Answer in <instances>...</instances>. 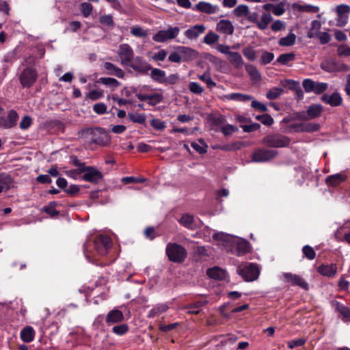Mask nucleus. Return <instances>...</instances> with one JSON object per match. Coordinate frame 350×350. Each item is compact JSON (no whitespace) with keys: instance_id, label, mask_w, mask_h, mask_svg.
Returning <instances> with one entry per match:
<instances>
[{"instance_id":"29","label":"nucleus","mask_w":350,"mask_h":350,"mask_svg":"<svg viewBox=\"0 0 350 350\" xmlns=\"http://www.w3.org/2000/svg\"><path fill=\"white\" fill-rule=\"evenodd\" d=\"M150 70V77L153 81L159 83H164L165 79V72L164 70L152 68Z\"/></svg>"},{"instance_id":"1","label":"nucleus","mask_w":350,"mask_h":350,"mask_svg":"<svg viewBox=\"0 0 350 350\" xmlns=\"http://www.w3.org/2000/svg\"><path fill=\"white\" fill-rule=\"evenodd\" d=\"M81 138L88 139L90 144L107 146L111 142V137L107 131L100 127L84 128L78 132Z\"/></svg>"},{"instance_id":"19","label":"nucleus","mask_w":350,"mask_h":350,"mask_svg":"<svg viewBox=\"0 0 350 350\" xmlns=\"http://www.w3.org/2000/svg\"><path fill=\"white\" fill-rule=\"evenodd\" d=\"M321 100L327 104H329L332 107H337L341 105L342 100L340 94L334 92L331 95H328L327 94H323L321 96Z\"/></svg>"},{"instance_id":"3","label":"nucleus","mask_w":350,"mask_h":350,"mask_svg":"<svg viewBox=\"0 0 350 350\" xmlns=\"http://www.w3.org/2000/svg\"><path fill=\"white\" fill-rule=\"evenodd\" d=\"M166 255L170 262L181 264L187 257V252L182 245L176 242H170L166 247Z\"/></svg>"},{"instance_id":"42","label":"nucleus","mask_w":350,"mask_h":350,"mask_svg":"<svg viewBox=\"0 0 350 350\" xmlns=\"http://www.w3.org/2000/svg\"><path fill=\"white\" fill-rule=\"evenodd\" d=\"M129 330V327L127 324H120L115 325L112 328V332L118 336H123L126 334Z\"/></svg>"},{"instance_id":"45","label":"nucleus","mask_w":350,"mask_h":350,"mask_svg":"<svg viewBox=\"0 0 350 350\" xmlns=\"http://www.w3.org/2000/svg\"><path fill=\"white\" fill-rule=\"evenodd\" d=\"M245 70L253 79L258 80L260 79V75L254 66L246 65Z\"/></svg>"},{"instance_id":"10","label":"nucleus","mask_w":350,"mask_h":350,"mask_svg":"<svg viewBox=\"0 0 350 350\" xmlns=\"http://www.w3.org/2000/svg\"><path fill=\"white\" fill-rule=\"evenodd\" d=\"M180 31V29L178 27H170L167 30L159 31L152 37L153 40L158 42H164L168 40L175 38Z\"/></svg>"},{"instance_id":"24","label":"nucleus","mask_w":350,"mask_h":350,"mask_svg":"<svg viewBox=\"0 0 350 350\" xmlns=\"http://www.w3.org/2000/svg\"><path fill=\"white\" fill-rule=\"evenodd\" d=\"M206 275L212 279L222 280L226 278V271L219 267H213L206 270Z\"/></svg>"},{"instance_id":"14","label":"nucleus","mask_w":350,"mask_h":350,"mask_svg":"<svg viewBox=\"0 0 350 350\" xmlns=\"http://www.w3.org/2000/svg\"><path fill=\"white\" fill-rule=\"evenodd\" d=\"M128 66L142 74H146L152 69L151 66L146 62L143 61L139 57H137Z\"/></svg>"},{"instance_id":"58","label":"nucleus","mask_w":350,"mask_h":350,"mask_svg":"<svg viewBox=\"0 0 350 350\" xmlns=\"http://www.w3.org/2000/svg\"><path fill=\"white\" fill-rule=\"evenodd\" d=\"M179 325V323H173L169 325H163L160 324L159 330L163 332H169L174 329H176Z\"/></svg>"},{"instance_id":"57","label":"nucleus","mask_w":350,"mask_h":350,"mask_svg":"<svg viewBox=\"0 0 350 350\" xmlns=\"http://www.w3.org/2000/svg\"><path fill=\"white\" fill-rule=\"evenodd\" d=\"M199 79L205 82L208 88H212L213 87L216 85V83L212 80L209 75L207 73H204L202 75H200L199 77Z\"/></svg>"},{"instance_id":"25","label":"nucleus","mask_w":350,"mask_h":350,"mask_svg":"<svg viewBox=\"0 0 350 350\" xmlns=\"http://www.w3.org/2000/svg\"><path fill=\"white\" fill-rule=\"evenodd\" d=\"M178 51L181 55L183 61L192 60L196 59L198 56V53L189 47L179 46L178 47Z\"/></svg>"},{"instance_id":"64","label":"nucleus","mask_w":350,"mask_h":350,"mask_svg":"<svg viewBox=\"0 0 350 350\" xmlns=\"http://www.w3.org/2000/svg\"><path fill=\"white\" fill-rule=\"evenodd\" d=\"M339 56H350V47L347 46H340L337 49Z\"/></svg>"},{"instance_id":"20","label":"nucleus","mask_w":350,"mask_h":350,"mask_svg":"<svg viewBox=\"0 0 350 350\" xmlns=\"http://www.w3.org/2000/svg\"><path fill=\"white\" fill-rule=\"evenodd\" d=\"M18 118V116L16 111L12 109L8 113V118H0V126H4L5 128H11L16 124Z\"/></svg>"},{"instance_id":"59","label":"nucleus","mask_w":350,"mask_h":350,"mask_svg":"<svg viewBox=\"0 0 350 350\" xmlns=\"http://www.w3.org/2000/svg\"><path fill=\"white\" fill-rule=\"evenodd\" d=\"M131 33L139 38H145L147 36V33L140 27H134L131 29Z\"/></svg>"},{"instance_id":"39","label":"nucleus","mask_w":350,"mask_h":350,"mask_svg":"<svg viewBox=\"0 0 350 350\" xmlns=\"http://www.w3.org/2000/svg\"><path fill=\"white\" fill-rule=\"evenodd\" d=\"M284 92V89L280 88H273L270 89L266 94L267 98L269 100H275Z\"/></svg>"},{"instance_id":"27","label":"nucleus","mask_w":350,"mask_h":350,"mask_svg":"<svg viewBox=\"0 0 350 350\" xmlns=\"http://www.w3.org/2000/svg\"><path fill=\"white\" fill-rule=\"evenodd\" d=\"M169 308L167 304H158L153 306L149 311L147 317L148 318H154L160 314L165 312Z\"/></svg>"},{"instance_id":"46","label":"nucleus","mask_w":350,"mask_h":350,"mask_svg":"<svg viewBox=\"0 0 350 350\" xmlns=\"http://www.w3.org/2000/svg\"><path fill=\"white\" fill-rule=\"evenodd\" d=\"M302 252L304 256L306 257L308 260H313L316 256L315 251L311 246L308 245L304 246Z\"/></svg>"},{"instance_id":"9","label":"nucleus","mask_w":350,"mask_h":350,"mask_svg":"<svg viewBox=\"0 0 350 350\" xmlns=\"http://www.w3.org/2000/svg\"><path fill=\"white\" fill-rule=\"evenodd\" d=\"M38 73L33 68H26L19 77L21 84L24 88H30L36 82Z\"/></svg>"},{"instance_id":"53","label":"nucleus","mask_w":350,"mask_h":350,"mask_svg":"<svg viewBox=\"0 0 350 350\" xmlns=\"http://www.w3.org/2000/svg\"><path fill=\"white\" fill-rule=\"evenodd\" d=\"M150 124L154 129L159 131H162L165 128V122L157 118L152 119Z\"/></svg>"},{"instance_id":"52","label":"nucleus","mask_w":350,"mask_h":350,"mask_svg":"<svg viewBox=\"0 0 350 350\" xmlns=\"http://www.w3.org/2000/svg\"><path fill=\"white\" fill-rule=\"evenodd\" d=\"M306 342V340L304 338L293 339L287 342V345L289 349H293L296 347H301Z\"/></svg>"},{"instance_id":"6","label":"nucleus","mask_w":350,"mask_h":350,"mask_svg":"<svg viewBox=\"0 0 350 350\" xmlns=\"http://www.w3.org/2000/svg\"><path fill=\"white\" fill-rule=\"evenodd\" d=\"M222 246L237 256L250 253L252 249L250 242H222Z\"/></svg>"},{"instance_id":"48","label":"nucleus","mask_w":350,"mask_h":350,"mask_svg":"<svg viewBox=\"0 0 350 350\" xmlns=\"http://www.w3.org/2000/svg\"><path fill=\"white\" fill-rule=\"evenodd\" d=\"M274 58V54L271 52L263 51L260 59V63L262 65H266L270 63Z\"/></svg>"},{"instance_id":"22","label":"nucleus","mask_w":350,"mask_h":350,"mask_svg":"<svg viewBox=\"0 0 350 350\" xmlns=\"http://www.w3.org/2000/svg\"><path fill=\"white\" fill-rule=\"evenodd\" d=\"M205 29L206 28L204 25H196L185 31V35L190 40L196 39L200 34L204 32Z\"/></svg>"},{"instance_id":"60","label":"nucleus","mask_w":350,"mask_h":350,"mask_svg":"<svg viewBox=\"0 0 350 350\" xmlns=\"http://www.w3.org/2000/svg\"><path fill=\"white\" fill-rule=\"evenodd\" d=\"M320 125L317 123H308L304 124V132H314L319 129Z\"/></svg>"},{"instance_id":"44","label":"nucleus","mask_w":350,"mask_h":350,"mask_svg":"<svg viewBox=\"0 0 350 350\" xmlns=\"http://www.w3.org/2000/svg\"><path fill=\"white\" fill-rule=\"evenodd\" d=\"M219 35L212 31H209L204 38V42L211 45L216 43L219 40Z\"/></svg>"},{"instance_id":"26","label":"nucleus","mask_w":350,"mask_h":350,"mask_svg":"<svg viewBox=\"0 0 350 350\" xmlns=\"http://www.w3.org/2000/svg\"><path fill=\"white\" fill-rule=\"evenodd\" d=\"M323 111V106L320 104H314L309 106L307 109V116L308 120L314 119L321 116Z\"/></svg>"},{"instance_id":"28","label":"nucleus","mask_w":350,"mask_h":350,"mask_svg":"<svg viewBox=\"0 0 350 350\" xmlns=\"http://www.w3.org/2000/svg\"><path fill=\"white\" fill-rule=\"evenodd\" d=\"M196 8L198 10H199L201 12H204L206 14H214L217 11L216 6L212 5L209 3H206L204 1H200L196 5Z\"/></svg>"},{"instance_id":"35","label":"nucleus","mask_w":350,"mask_h":350,"mask_svg":"<svg viewBox=\"0 0 350 350\" xmlns=\"http://www.w3.org/2000/svg\"><path fill=\"white\" fill-rule=\"evenodd\" d=\"M194 217L193 215L189 214H184L179 220V222L185 227L187 228H193Z\"/></svg>"},{"instance_id":"5","label":"nucleus","mask_w":350,"mask_h":350,"mask_svg":"<svg viewBox=\"0 0 350 350\" xmlns=\"http://www.w3.org/2000/svg\"><path fill=\"white\" fill-rule=\"evenodd\" d=\"M237 272L245 282H253L258 278L260 269L257 264L248 262L243 267H239Z\"/></svg>"},{"instance_id":"11","label":"nucleus","mask_w":350,"mask_h":350,"mask_svg":"<svg viewBox=\"0 0 350 350\" xmlns=\"http://www.w3.org/2000/svg\"><path fill=\"white\" fill-rule=\"evenodd\" d=\"M329 304L334 312L339 314L344 322H350V308L336 299L329 301Z\"/></svg>"},{"instance_id":"37","label":"nucleus","mask_w":350,"mask_h":350,"mask_svg":"<svg viewBox=\"0 0 350 350\" xmlns=\"http://www.w3.org/2000/svg\"><path fill=\"white\" fill-rule=\"evenodd\" d=\"M97 83H100L107 86H110L113 89L118 88L120 85V83L118 80L109 77H101L97 81Z\"/></svg>"},{"instance_id":"21","label":"nucleus","mask_w":350,"mask_h":350,"mask_svg":"<svg viewBox=\"0 0 350 350\" xmlns=\"http://www.w3.org/2000/svg\"><path fill=\"white\" fill-rule=\"evenodd\" d=\"M36 332L34 329L29 325L23 327L20 332L21 339L26 343H29L34 340Z\"/></svg>"},{"instance_id":"17","label":"nucleus","mask_w":350,"mask_h":350,"mask_svg":"<svg viewBox=\"0 0 350 350\" xmlns=\"http://www.w3.org/2000/svg\"><path fill=\"white\" fill-rule=\"evenodd\" d=\"M124 317L122 311L114 308L110 310L105 318V321L108 325L122 322Z\"/></svg>"},{"instance_id":"63","label":"nucleus","mask_w":350,"mask_h":350,"mask_svg":"<svg viewBox=\"0 0 350 350\" xmlns=\"http://www.w3.org/2000/svg\"><path fill=\"white\" fill-rule=\"evenodd\" d=\"M251 106L254 109H258L261 112H266L268 110L267 106L265 104L261 103L256 100H252Z\"/></svg>"},{"instance_id":"61","label":"nucleus","mask_w":350,"mask_h":350,"mask_svg":"<svg viewBox=\"0 0 350 350\" xmlns=\"http://www.w3.org/2000/svg\"><path fill=\"white\" fill-rule=\"evenodd\" d=\"M302 85L306 92L314 91V82L311 79H307L304 80Z\"/></svg>"},{"instance_id":"31","label":"nucleus","mask_w":350,"mask_h":350,"mask_svg":"<svg viewBox=\"0 0 350 350\" xmlns=\"http://www.w3.org/2000/svg\"><path fill=\"white\" fill-rule=\"evenodd\" d=\"M226 98L228 100H237L240 102L251 100L253 98L252 96L241 93H232L229 95L226 96Z\"/></svg>"},{"instance_id":"55","label":"nucleus","mask_w":350,"mask_h":350,"mask_svg":"<svg viewBox=\"0 0 350 350\" xmlns=\"http://www.w3.org/2000/svg\"><path fill=\"white\" fill-rule=\"evenodd\" d=\"M209 120L214 125L219 126V125L222 124L223 123H224L226 120H225L224 116H223L221 115H218V116L212 115V116H209Z\"/></svg>"},{"instance_id":"54","label":"nucleus","mask_w":350,"mask_h":350,"mask_svg":"<svg viewBox=\"0 0 350 350\" xmlns=\"http://www.w3.org/2000/svg\"><path fill=\"white\" fill-rule=\"evenodd\" d=\"M213 239L215 241H230L232 239V236L229 234H226L224 232H217L214 233L213 235Z\"/></svg>"},{"instance_id":"56","label":"nucleus","mask_w":350,"mask_h":350,"mask_svg":"<svg viewBox=\"0 0 350 350\" xmlns=\"http://www.w3.org/2000/svg\"><path fill=\"white\" fill-rule=\"evenodd\" d=\"M189 90L196 94H200L202 93L204 89L196 82H191L189 85Z\"/></svg>"},{"instance_id":"34","label":"nucleus","mask_w":350,"mask_h":350,"mask_svg":"<svg viewBox=\"0 0 350 350\" xmlns=\"http://www.w3.org/2000/svg\"><path fill=\"white\" fill-rule=\"evenodd\" d=\"M230 56V62L234 65L237 68H241L243 64V61L241 55L237 52H230L228 55Z\"/></svg>"},{"instance_id":"13","label":"nucleus","mask_w":350,"mask_h":350,"mask_svg":"<svg viewBox=\"0 0 350 350\" xmlns=\"http://www.w3.org/2000/svg\"><path fill=\"white\" fill-rule=\"evenodd\" d=\"M83 172L85 174L83 175L82 178L92 183H96L103 178L102 173L92 166L86 167L83 170Z\"/></svg>"},{"instance_id":"41","label":"nucleus","mask_w":350,"mask_h":350,"mask_svg":"<svg viewBox=\"0 0 350 350\" xmlns=\"http://www.w3.org/2000/svg\"><path fill=\"white\" fill-rule=\"evenodd\" d=\"M237 17L247 16L249 14V8L246 5H239L233 11Z\"/></svg>"},{"instance_id":"2","label":"nucleus","mask_w":350,"mask_h":350,"mask_svg":"<svg viewBox=\"0 0 350 350\" xmlns=\"http://www.w3.org/2000/svg\"><path fill=\"white\" fill-rule=\"evenodd\" d=\"M113 242H85L83 252L89 261L94 260L97 257L105 256L111 247Z\"/></svg>"},{"instance_id":"16","label":"nucleus","mask_w":350,"mask_h":350,"mask_svg":"<svg viewBox=\"0 0 350 350\" xmlns=\"http://www.w3.org/2000/svg\"><path fill=\"white\" fill-rule=\"evenodd\" d=\"M350 12V7L347 5H340L336 8V13L338 15L337 25L340 27L344 26L348 18V14Z\"/></svg>"},{"instance_id":"36","label":"nucleus","mask_w":350,"mask_h":350,"mask_svg":"<svg viewBox=\"0 0 350 350\" xmlns=\"http://www.w3.org/2000/svg\"><path fill=\"white\" fill-rule=\"evenodd\" d=\"M12 183V178L8 174L0 173V186L5 190H8Z\"/></svg>"},{"instance_id":"47","label":"nucleus","mask_w":350,"mask_h":350,"mask_svg":"<svg viewBox=\"0 0 350 350\" xmlns=\"http://www.w3.org/2000/svg\"><path fill=\"white\" fill-rule=\"evenodd\" d=\"M129 119L135 123L144 124L146 121V116L144 114L129 113Z\"/></svg>"},{"instance_id":"50","label":"nucleus","mask_w":350,"mask_h":350,"mask_svg":"<svg viewBox=\"0 0 350 350\" xmlns=\"http://www.w3.org/2000/svg\"><path fill=\"white\" fill-rule=\"evenodd\" d=\"M93 7L90 3H82L81 4V10L84 17L89 16L92 12Z\"/></svg>"},{"instance_id":"33","label":"nucleus","mask_w":350,"mask_h":350,"mask_svg":"<svg viewBox=\"0 0 350 350\" xmlns=\"http://www.w3.org/2000/svg\"><path fill=\"white\" fill-rule=\"evenodd\" d=\"M272 19L273 18L270 13L264 12L262 15L261 20L257 23L258 27L262 30L265 29Z\"/></svg>"},{"instance_id":"4","label":"nucleus","mask_w":350,"mask_h":350,"mask_svg":"<svg viewBox=\"0 0 350 350\" xmlns=\"http://www.w3.org/2000/svg\"><path fill=\"white\" fill-rule=\"evenodd\" d=\"M290 142L291 139L288 137L279 133L268 135L262 139V144L269 148L287 147Z\"/></svg>"},{"instance_id":"30","label":"nucleus","mask_w":350,"mask_h":350,"mask_svg":"<svg viewBox=\"0 0 350 350\" xmlns=\"http://www.w3.org/2000/svg\"><path fill=\"white\" fill-rule=\"evenodd\" d=\"M346 178V176L341 174H336L329 176L326 178V183L330 186H336L343 182Z\"/></svg>"},{"instance_id":"15","label":"nucleus","mask_w":350,"mask_h":350,"mask_svg":"<svg viewBox=\"0 0 350 350\" xmlns=\"http://www.w3.org/2000/svg\"><path fill=\"white\" fill-rule=\"evenodd\" d=\"M284 278L286 282L293 286H298L304 289L308 288V283L299 275L291 273H284Z\"/></svg>"},{"instance_id":"32","label":"nucleus","mask_w":350,"mask_h":350,"mask_svg":"<svg viewBox=\"0 0 350 350\" xmlns=\"http://www.w3.org/2000/svg\"><path fill=\"white\" fill-rule=\"evenodd\" d=\"M336 62L332 59H329L323 61L321 63L320 67L325 71L328 72H336Z\"/></svg>"},{"instance_id":"8","label":"nucleus","mask_w":350,"mask_h":350,"mask_svg":"<svg viewBox=\"0 0 350 350\" xmlns=\"http://www.w3.org/2000/svg\"><path fill=\"white\" fill-rule=\"evenodd\" d=\"M208 304V300L205 295H198V298L193 302L189 303L185 306V309L188 310L189 314L197 315L201 312V308Z\"/></svg>"},{"instance_id":"23","label":"nucleus","mask_w":350,"mask_h":350,"mask_svg":"<svg viewBox=\"0 0 350 350\" xmlns=\"http://www.w3.org/2000/svg\"><path fill=\"white\" fill-rule=\"evenodd\" d=\"M217 30L227 35H232L234 27L232 23L228 20H221L217 24Z\"/></svg>"},{"instance_id":"40","label":"nucleus","mask_w":350,"mask_h":350,"mask_svg":"<svg viewBox=\"0 0 350 350\" xmlns=\"http://www.w3.org/2000/svg\"><path fill=\"white\" fill-rule=\"evenodd\" d=\"M296 36L294 33H291L286 37L282 38L279 40L280 46H288L295 44Z\"/></svg>"},{"instance_id":"43","label":"nucleus","mask_w":350,"mask_h":350,"mask_svg":"<svg viewBox=\"0 0 350 350\" xmlns=\"http://www.w3.org/2000/svg\"><path fill=\"white\" fill-rule=\"evenodd\" d=\"M57 202H52L49 205L44 207L43 211L51 217H55L59 215V211L55 209Z\"/></svg>"},{"instance_id":"18","label":"nucleus","mask_w":350,"mask_h":350,"mask_svg":"<svg viewBox=\"0 0 350 350\" xmlns=\"http://www.w3.org/2000/svg\"><path fill=\"white\" fill-rule=\"evenodd\" d=\"M317 271L321 275L334 278L337 273V265L335 263L330 265L321 264L317 268Z\"/></svg>"},{"instance_id":"62","label":"nucleus","mask_w":350,"mask_h":350,"mask_svg":"<svg viewBox=\"0 0 350 350\" xmlns=\"http://www.w3.org/2000/svg\"><path fill=\"white\" fill-rule=\"evenodd\" d=\"M180 80V77L178 74H172L168 76L167 77H165V79L164 80V83L165 84H170V85H174L178 83V81Z\"/></svg>"},{"instance_id":"38","label":"nucleus","mask_w":350,"mask_h":350,"mask_svg":"<svg viewBox=\"0 0 350 350\" xmlns=\"http://www.w3.org/2000/svg\"><path fill=\"white\" fill-rule=\"evenodd\" d=\"M295 55L293 53L281 54L277 59L276 62L282 65H286L288 62L294 61Z\"/></svg>"},{"instance_id":"49","label":"nucleus","mask_w":350,"mask_h":350,"mask_svg":"<svg viewBox=\"0 0 350 350\" xmlns=\"http://www.w3.org/2000/svg\"><path fill=\"white\" fill-rule=\"evenodd\" d=\"M244 56L250 61H254L256 59V51L252 46H247L243 50Z\"/></svg>"},{"instance_id":"7","label":"nucleus","mask_w":350,"mask_h":350,"mask_svg":"<svg viewBox=\"0 0 350 350\" xmlns=\"http://www.w3.org/2000/svg\"><path fill=\"white\" fill-rule=\"evenodd\" d=\"M278 152L274 150L257 148L252 153V161L254 162H266L275 158Z\"/></svg>"},{"instance_id":"51","label":"nucleus","mask_w":350,"mask_h":350,"mask_svg":"<svg viewBox=\"0 0 350 350\" xmlns=\"http://www.w3.org/2000/svg\"><path fill=\"white\" fill-rule=\"evenodd\" d=\"M163 100V96L161 94L155 93L150 95L148 98V104L151 106H154L157 104L161 103Z\"/></svg>"},{"instance_id":"12","label":"nucleus","mask_w":350,"mask_h":350,"mask_svg":"<svg viewBox=\"0 0 350 350\" xmlns=\"http://www.w3.org/2000/svg\"><path fill=\"white\" fill-rule=\"evenodd\" d=\"M118 55L121 58V64L128 66L133 59L134 53L131 47L127 44H121Z\"/></svg>"}]
</instances>
